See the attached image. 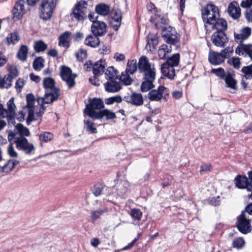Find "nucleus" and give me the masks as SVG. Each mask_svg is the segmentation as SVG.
I'll list each match as a JSON object with an SVG mask.
<instances>
[{"mask_svg":"<svg viewBox=\"0 0 252 252\" xmlns=\"http://www.w3.org/2000/svg\"><path fill=\"white\" fill-rule=\"evenodd\" d=\"M202 16L206 24L205 28L207 32H211L216 27L217 24L222 18H219V9L212 4H209L205 6L202 10Z\"/></svg>","mask_w":252,"mask_h":252,"instance_id":"nucleus-1","label":"nucleus"},{"mask_svg":"<svg viewBox=\"0 0 252 252\" xmlns=\"http://www.w3.org/2000/svg\"><path fill=\"white\" fill-rule=\"evenodd\" d=\"M227 22L225 20H220L213 30L216 32L212 36L213 43L218 47H224L228 42V39L224 32L227 29Z\"/></svg>","mask_w":252,"mask_h":252,"instance_id":"nucleus-2","label":"nucleus"},{"mask_svg":"<svg viewBox=\"0 0 252 252\" xmlns=\"http://www.w3.org/2000/svg\"><path fill=\"white\" fill-rule=\"evenodd\" d=\"M104 107L103 100L100 98H94L90 99L89 103L86 105L84 114L93 119H95L100 109Z\"/></svg>","mask_w":252,"mask_h":252,"instance_id":"nucleus-3","label":"nucleus"},{"mask_svg":"<svg viewBox=\"0 0 252 252\" xmlns=\"http://www.w3.org/2000/svg\"><path fill=\"white\" fill-rule=\"evenodd\" d=\"M55 7L54 0H42L38 8L39 17L44 20L50 19Z\"/></svg>","mask_w":252,"mask_h":252,"instance_id":"nucleus-4","label":"nucleus"},{"mask_svg":"<svg viewBox=\"0 0 252 252\" xmlns=\"http://www.w3.org/2000/svg\"><path fill=\"white\" fill-rule=\"evenodd\" d=\"M7 108H4L0 103V118H6L8 121L12 120L16 116V106L14 103V98L11 97L6 103Z\"/></svg>","mask_w":252,"mask_h":252,"instance_id":"nucleus-5","label":"nucleus"},{"mask_svg":"<svg viewBox=\"0 0 252 252\" xmlns=\"http://www.w3.org/2000/svg\"><path fill=\"white\" fill-rule=\"evenodd\" d=\"M59 93V90H54V92L47 91L43 96L37 95L38 103L43 108L44 104L51 103L57 100L60 95Z\"/></svg>","mask_w":252,"mask_h":252,"instance_id":"nucleus-6","label":"nucleus"},{"mask_svg":"<svg viewBox=\"0 0 252 252\" xmlns=\"http://www.w3.org/2000/svg\"><path fill=\"white\" fill-rule=\"evenodd\" d=\"M138 66L140 71L143 73V75L156 74L154 65L150 63L148 59L146 57L140 58Z\"/></svg>","mask_w":252,"mask_h":252,"instance_id":"nucleus-7","label":"nucleus"},{"mask_svg":"<svg viewBox=\"0 0 252 252\" xmlns=\"http://www.w3.org/2000/svg\"><path fill=\"white\" fill-rule=\"evenodd\" d=\"M60 75L62 79L66 82L69 88L74 86L75 84L74 79L76 77V75L73 74L71 70L69 67L62 66L61 67Z\"/></svg>","mask_w":252,"mask_h":252,"instance_id":"nucleus-8","label":"nucleus"},{"mask_svg":"<svg viewBox=\"0 0 252 252\" xmlns=\"http://www.w3.org/2000/svg\"><path fill=\"white\" fill-rule=\"evenodd\" d=\"M164 41L170 44H174L178 42L177 32L174 28L168 27L164 28L162 32Z\"/></svg>","mask_w":252,"mask_h":252,"instance_id":"nucleus-9","label":"nucleus"},{"mask_svg":"<svg viewBox=\"0 0 252 252\" xmlns=\"http://www.w3.org/2000/svg\"><path fill=\"white\" fill-rule=\"evenodd\" d=\"M237 227L244 234H246L251 230L250 220L247 218L244 212H242L239 217Z\"/></svg>","mask_w":252,"mask_h":252,"instance_id":"nucleus-10","label":"nucleus"},{"mask_svg":"<svg viewBox=\"0 0 252 252\" xmlns=\"http://www.w3.org/2000/svg\"><path fill=\"white\" fill-rule=\"evenodd\" d=\"M168 94V90L163 86H160L158 90H154L148 94V98L152 101H159L166 95Z\"/></svg>","mask_w":252,"mask_h":252,"instance_id":"nucleus-11","label":"nucleus"},{"mask_svg":"<svg viewBox=\"0 0 252 252\" xmlns=\"http://www.w3.org/2000/svg\"><path fill=\"white\" fill-rule=\"evenodd\" d=\"M15 142L17 148L23 150L27 154H31L34 150L33 145L29 143L28 140L23 136L17 138Z\"/></svg>","mask_w":252,"mask_h":252,"instance_id":"nucleus-12","label":"nucleus"},{"mask_svg":"<svg viewBox=\"0 0 252 252\" xmlns=\"http://www.w3.org/2000/svg\"><path fill=\"white\" fill-rule=\"evenodd\" d=\"M106 27L104 22L98 20L92 23L91 31L95 36H102L106 32Z\"/></svg>","mask_w":252,"mask_h":252,"instance_id":"nucleus-13","label":"nucleus"},{"mask_svg":"<svg viewBox=\"0 0 252 252\" xmlns=\"http://www.w3.org/2000/svg\"><path fill=\"white\" fill-rule=\"evenodd\" d=\"M252 33V29L249 27H245L242 28L239 33H234L235 41L238 43H242L247 39Z\"/></svg>","mask_w":252,"mask_h":252,"instance_id":"nucleus-14","label":"nucleus"},{"mask_svg":"<svg viewBox=\"0 0 252 252\" xmlns=\"http://www.w3.org/2000/svg\"><path fill=\"white\" fill-rule=\"evenodd\" d=\"M236 185L238 188L246 189L249 191L252 192V181H249L245 176H237L236 179Z\"/></svg>","mask_w":252,"mask_h":252,"instance_id":"nucleus-15","label":"nucleus"},{"mask_svg":"<svg viewBox=\"0 0 252 252\" xmlns=\"http://www.w3.org/2000/svg\"><path fill=\"white\" fill-rule=\"evenodd\" d=\"M235 53L239 56H247L252 60V43L240 44L236 48Z\"/></svg>","mask_w":252,"mask_h":252,"instance_id":"nucleus-16","label":"nucleus"},{"mask_svg":"<svg viewBox=\"0 0 252 252\" xmlns=\"http://www.w3.org/2000/svg\"><path fill=\"white\" fill-rule=\"evenodd\" d=\"M155 76L156 74L143 75V81L141 85V90L142 92H146L154 88L153 82Z\"/></svg>","mask_w":252,"mask_h":252,"instance_id":"nucleus-17","label":"nucleus"},{"mask_svg":"<svg viewBox=\"0 0 252 252\" xmlns=\"http://www.w3.org/2000/svg\"><path fill=\"white\" fill-rule=\"evenodd\" d=\"M25 3L24 0H19L16 3L12 10V14L14 18L19 19L25 14L26 12Z\"/></svg>","mask_w":252,"mask_h":252,"instance_id":"nucleus-18","label":"nucleus"},{"mask_svg":"<svg viewBox=\"0 0 252 252\" xmlns=\"http://www.w3.org/2000/svg\"><path fill=\"white\" fill-rule=\"evenodd\" d=\"M124 100L135 106H140L143 103V98L140 94L132 93L129 95L125 96Z\"/></svg>","mask_w":252,"mask_h":252,"instance_id":"nucleus-19","label":"nucleus"},{"mask_svg":"<svg viewBox=\"0 0 252 252\" xmlns=\"http://www.w3.org/2000/svg\"><path fill=\"white\" fill-rule=\"evenodd\" d=\"M227 11L230 16L234 19H237L241 16L239 5L238 3L235 1H233L229 4Z\"/></svg>","mask_w":252,"mask_h":252,"instance_id":"nucleus-20","label":"nucleus"},{"mask_svg":"<svg viewBox=\"0 0 252 252\" xmlns=\"http://www.w3.org/2000/svg\"><path fill=\"white\" fill-rule=\"evenodd\" d=\"M19 163V161L16 159H9L4 163L0 162V174L9 173Z\"/></svg>","mask_w":252,"mask_h":252,"instance_id":"nucleus-21","label":"nucleus"},{"mask_svg":"<svg viewBox=\"0 0 252 252\" xmlns=\"http://www.w3.org/2000/svg\"><path fill=\"white\" fill-rule=\"evenodd\" d=\"M208 59L210 63L214 65H219L224 61L220 53H217L213 51L209 52Z\"/></svg>","mask_w":252,"mask_h":252,"instance_id":"nucleus-22","label":"nucleus"},{"mask_svg":"<svg viewBox=\"0 0 252 252\" xmlns=\"http://www.w3.org/2000/svg\"><path fill=\"white\" fill-rule=\"evenodd\" d=\"M106 66V63L105 61L100 60L93 65V73L95 77L99 76L102 75Z\"/></svg>","mask_w":252,"mask_h":252,"instance_id":"nucleus-23","label":"nucleus"},{"mask_svg":"<svg viewBox=\"0 0 252 252\" xmlns=\"http://www.w3.org/2000/svg\"><path fill=\"white\" fill-rule=\"evenodd\" d=\"M96 117L95 119L97 120L102 119L105 118L106 120H113L116 118V115L114 112L107 109L99 111V113L96 115Z\"/></svg>","mask_w":252,"mask_h":252,"instance_id":"nucleus-24","label":"nucleus"},{"mask_svg":"<svg viewBox=\"0 0 252 252\" xmlns=\"http://www.w3.org/2000/svg\"><path fill=\"white\" fill-rule=\"evenodd\" d=\"M162 73L168 77L172 79L175 75V71L174 67L169 65L167 63H163L161 67Z\"/></svg>","mask_w":252,"mask_h":252,"instance_id":"nucleus-25","label":"nucleus"},{"mask_svg":"<svg viewBox=\"0 0 252 252\" xmlns=\"http://www.w3.org/2000/svg\"><path fill=\"white\" fill-rule=\"evenodd\" d=\"M105 90L110 93H114L119 91L121 89L119 83L113 80H110L104 84Z\"/></svg>","mask_w":252,"mask_h":252,"instance_id":"nucleus-26","label":"nucleus"},{"mask_svg":"<svg viewBox=\"0 0 252 252\" xmlns=\"http://www.w3.org/2000/svg\"><path fill=\"white\" fill-rule=\"evenodd\" d=\"M70 36L71 33L68 32H65L62 34L59 38V45L63 47L68 48L69 46Z\"/></svg>","mask_w":252,"mask_h":252,"instance_id":"nucleus-27","label":"nucleus"},{"mask_svg":"<svg viewBox=\"0 0 252 252\" xmlns=\"http://www.w3.org/2000/svg\"><path fill=\"white\" fill-rule=\"evenodd\" d=\"M54 80L50 77H46L43 80V87L48 91L54 92V90H59L55 86Z\"/></svg>","mask_w":252,"mask_h":252,"instance_id":"nucleus-28","label":"nucleus"},{"mask_svg":"<svg viewBox=\"0 0 252 252\" xmlns=\"http://www.w3.org/2000/svg\"><path fill=\"white\" fill-rule=\"evenodd\" d=\"M97 36L88 35L85 40V44L92 47H96L99 44V39Z\"/></svg>","mask_w":252,"mask_h":252,"instance_id":"nucleus-29","label":"nucleus"},{"mask_svg":"<svg viewBox=\"0 0 252 252\" xmlns=\"http://www.w3.org/2000/svg\"><path fill=\"white\" fill-rule=\"evenodd\" d=\"M12 77L10 74H6L3 77H0V88L8 89L12 85Z\"/></svg>","mask_w":252,"mask_h":252,"instance_id":"nucleus-30","label":"nucleus"},{"mask_svg":"<svg viewBox=\"0 0 252 252\" xmlns=\"http://www.w3.org/2000/svg\"><path fill=\"white\" fill-rule=\"evenodd\" d=\"M95 10L98 14L105 16L109 13L110 8L108 5L104 3H100L96 5Z\"/></svg>","mask_w":252,"mask_h":252,"instance_id":"nucleus-31","label":"nucleus"},{"mask_svg":"<svg viewBox=\"0 0 252 252\" xmlns=\"http://www.w3.org/2000/svg\"><path fill=\"white\" fill-rule=\"evenodd\" d=\"M224 79L227 87L233 90L237 89V82L232 75L230 74H226Z\"/></svg>","mask_w":252,"mask_h":252,"instance_id":"nucleus-32","label":"nucleus"},{"mask_svg":"<svg viewBox=\"0 0 252 252\" xmlns=\"http://www.w3.org/2000/svg\"><path fill=\"white\" fill-rule=\"evenodd\" d=\"M171 51V46L163 44L160 46L158 50V57L161 59L165 58L166 55Z\"/></svg>","mask_w":252,"mask_h":252,"instance_id":"nucleus-33","label":"nucleus"},{"mask_svg":"<svg viewBox=\"0 0 252 252\" xmlns=\"http://www.w3.org/2000/svg\"><path fill=\"white\" fill-rule=\"evenodd\" d=\"M84 128L86 129L87 131L91 133H97L95 124L92 121L85 119L84 121Z\"/></svg>","mask_w":252,"mask_h":252,"instance_id":"nucleus-34","label":"nucleus"},{"mask_svg":"<svg viewBox=\"0 0 252 252\" xmlns=\"http://www.w3.org/2000/svg\"><path fill=\"white\" fill-rule=\"evenodd\" d=\"M107 211L108 209L106 208L94 210L91 213L90 218L91 220H95L99 219L103 214L107 212Z\"/></svg>","mask_w":252,"mask_h":252,"instance_id":"nucleus-35","label":"nucleus"},{"mask_svg":"<svg viewBox=\"0 0 252 252\" xmlns=\"http://www.w3.org/2000/svg\"><path fill=\"white\" fill-rule=\"evenodd\" d=\"M180 62V55L178 53L173 55L171 57L169 58L166 62L164 63H167L170 66L173 67L177 66L178 65Z\"/></svg>","mask_w":252,"mask_h":252,"instance_id":"nucleus-36","label":"nucleus"},{"mask_svg":"<svg viewBox=\"0 0 252 252\" xmlns=\"http://www.w3.org/2000/svg\"><path fill=\"white\" fill-rule=\"evenodd\" d=\"M19 35L16 32L9 34L6 37L7 42L9 45L16 44L19 41Z\"/></svg>","mask_w":252,"mask_h":252,"instance_id":"nucleus-37","label":"nucleus"},{"mask_svg":"<svg viewBox=\"0 0 252 252\" xmlns=\"http://www.w3.org/2000/svg\"><path fill=\"white\" fill-rule=\"evenodd\" d=\"M130 74L126 71L123 72L120 76V80L125 85H130L132 82V79L130 77Z\"/></svg>","mask_w":252,"mask_h":252,"instance_id":"nucleus-38","label":"nucleus"},{"mask_svg":"<svg viewBox=\"0 0 252 252\" xmlns=\"http://www.w3.org/2000/svg\"><path fill=\"white\" fill-rule=\"evenodd\" d=\"M105 74L107 79L113 80L117 76L118 71L114 67L109 66L107 68Z\"/></svg>","mask_w":252,"mask_h":252,"instance_id":"nucleus-39","label":"nucleus"},{"mask_svg":"<svg viewBox=\"0 0 252 252\" xmlns=\"http://www.w3.org/2000/svg\"><path fill=\"white\" fill-rule=\"evenodd\" d=\"M47 48V45L42 40L34 42V49L36 52H43Z\"/></svg>","mask_w":252,"mask_h":252,"instance_id":"nucleus-40","label":"nucleus"},{"mask_svg":"<svg viewBox=\"0 0 252 252\" xmlns=\"http://www.w3.org/2000/svg\"><path fill=\"white\" fill-rule=\"evenodd\" d=\"M137 67L136 61L132 60L127 63L125 71L130 74H132L137 70Z\"/></svg>","mask_w":252,"mask_h":252,"instance_id":"nucleus-41","label":"nucleus"},{"mask_svg":"<svg viewBox=\"0 0 252 252\" xmlns=\"http://www.w3.org/2000/svg\"><path fill=\"white\" fill-rule=\"evenodd\" d=\"M242 71L244 74V79L247 80L252 78V64L243 67L242 68Z\"/></svg>","mask_w":252,"mask_h":252,"instance_id":"nucleus-42","label":"nucleus"},{"mask_svg":"<svg viewBox=\"0 0 252 252\" xmlns=\"http://www.w3.org/2000/svg\"><path fill=\"white\" fill-rule=\"evenodd\" d=\"M28 49L26 46L22 45L18 52V57L22 61H25L27 59Z\"/></svg>","mask_w":252,"mask_h":252,"instance_id":"nucleus-43","label":"nucleus"},{"mask_svg":"<svg viewBox=\"0 0 252 252\" xmlns=\"http://www.w3.org/2000/svg\"><path fill=\"white\" fill-rule=\"evenodd\" d=\"M72 18H75L77 20H82L84 19L85 15L82 9L75 8L72 12Z\"/></svg>","mask_w":252,"mask_h":252,"instance_id":"nucleus-44","label":"nucleus"},{"mask_svg":"<svg viewBox=\"0 0 252 252\" xmlns=\"http://www.w3.org/2000/svg\"><path fill=\"white\" fill-rule=\"evenodd\" d=\"M16 129L17 132L22 136H29L30 134L29 130L26 127H24L21 124H18L16 126Z\"/></svg>","mask_w":252,"mask_h":252,"instance_id":"nucleus-45","label":"nucleus"},{"mask_svg":"<svg viewBox=\"0 0 252 252\" xmlns=\"http://www.w3.org/2000/svg\"><path fill=\"white\" fill-rule=\"evenodd\" d=\"M75 56L80 62H83L87 58V53L86 50L80 49L75 53Z\"/></svg>","mask_w":252,"mask_h":252,"instance_id":"nucleus-46","label":"nucleus"},{"mask_svg":"<svg viewBox=\"0 0 252 252\" xmlns=\"http://www.w3.org/2000/svg\"><path fill=\"white\" fill-rule=\"evenodd\" d=\"M44 66V60L41 58H36L33 63V67L36 70H40Z\"/></svg>","mask_w":252,"mask_h":252,"instance_id":"nucleus-47","label":"nucleus"},{"mask_svg":"<svg viewBox=\"0 0 252 252\" xmlns=\"http://www.w3.org/2000/svg\"><path fill=\"white\" fill-rule=\"evenodd\" d=\"M27 105L24 108L28 109L33 108L34 104V97L33 94H29L26 96Z\"/></svg>","mask_w":252,"mask_h":252,"instance_id":"nucleus-48","label":"nucleus"},{"mask_svg":"<svg viewBox=\"0 0 252 252\" xmlns=\"http://www.w3.org/2000/svg\"><path fill=\"white\" fill-rule=\"evenodd\" d=\"M130 215L133 220H139L142 217V213L139 209H133L130 212Z\"/></svg>","mask_w":252,"mask_h":252,"instance_id":"nucleus-49","label":"nucleus"},{"mask_svg":"<svg viewBox=\"0 0 252 252\" xmlns=\"http://www.w3.org/2000/svg\"><path fill=\"white\" fill-rule=\"evenodd\" d=\"M122 101V98L120 95H116L107 98L105 99V103L107 105H111L115 102L120 103Z\"/></svg>","mask_w":252,"mask_h":252,"instance_id":"nucleus-50","label":"nucleus"},{"mask_svg":"<svg viewBox=\"0 0 252 252\" xmlns=\"http://www.w3.org/2000/svg\"><path fill=\"white\" fill-rule=\"evenodd\" d=\"M53 138V135L51 133L48 132H44L40 134L39 135V139L40 141L45 142H47L50 141Z\"/></svg>","mask_w":252,"mask_h":252,"instance_id":"nucleus-51","label":"nucleus"},{"mask_svg":"<svg viewBox=\"0 0 252 252\" xmlns=\"http://www.w3.org/2000/svg\"><path fill=\"white\" fill-rule=\"evenodd\" d=\"M228 63L233 66L236 68H239L240 67V59L238 57H232L228 60Z\"/></svg>","mask_w":252,"mask_h":252,"instance_id":"nucleus-52","label":"nucleus"},{"mask_svg":"<svg viewBox=\"0 0 252 252\" xmlns=\"http://www.w3.org/2000/svg\"><path fill=\"white\" fill-rule=\"evenodd\" d=\"M245 241L242 238H238L235 239L232 243L233 247L236 249H240L244 247Z\"/></svg>","mask_w":252,"mask_h":252,"instance_id":"nucleus-53","label":"nucleus"},{"mask_svg":"<svg viewBox=\"0 0 252 252\" xmlns=\"http://www.w3.org/2000/svg\"><path fill=\"white\" fill-rule=\"evenodd\" d=\"M211 72L220 78H224L226 75L224 69L221 67L213 68L211 70Z\"/></svg>","mask_w":252,"mask_h":252,"instance_id":"nucleus-54","label":"nucleus"},{"mask_svg":"<svg viewBox=\"0 0 252 252\" xmlns=\"http://www.w3.org/2000/svg\"><path fill=\"white\" fill-rule=\"evenodd\" d=\"M26 80L23 78H19L16 82L15 88L18 92H20L25 85Z\"/></svg>","mask_w":252,"mask_h":252,"instance_id":"nucleus-55","label":"nucleus"},{"mask_svg":"<svg viewBox=\"0 0 252 252\" xmlns=\"http://www.w3.org/2000/svg\"><path fill=\"white\" fill-rule=\"evenodd\" d=\"M233 49L231 47H228L222 50L220 53L222 56L223 59L224 60L226 58L229 57L233 53Z\"/></svg>","mask_w":252,"mask_h":252,"instance_id":"nucleus-56","label":"nucleus"},{"mask_svg":"<svg viewBox=\"0 0 252 252\" xmlns=\"http://www.w3.org/2000/svg\"><path fill=\"white\" fill-rule=\"evenodd\" d=\"M7 153L12 158L18 157V153L16 152L13 146L11 144H9L7 147Z\"/></svg>","mask_w":252,"mask_h":252,"instance_id":"nucleus-57","label":"nucleus"},{"mask_svg":"<svg viewBox=\"0 0 252 252\" xmlns=\"http://www.w3.org/2000/svg\"><path fill=\"white\" fill-rule=\"evenodd\" d=\"M156 19L157 21L155 25L157 27L160 26V24L165 25L168 22V20L166 18L160 16H156Z\"/></svg>","mask_w":252,"mask_h":252,"instance_id":"nucleus-58","label":"nucleus"},{"mask_svg":"<svg viewBox=\"0 0 252 252\" xmlns=\"http://www.w3.org/2000/svg\"><path fill=\"white\" fill-rule=\"evenodd\" d=\"M27 113L28 117L27 122L28 124H29L31 122H32L35 119L34 117V109H28V110H27Z\"/></svg>","mask_w":252,"mask_h":252,"instance_id":"nucleus-59","label":"nucleus"},{"mask_svg":"<svg viewBox=\"0 0 252 252\" xmlns=\"http://www.w3.org/2000/svg\"><path fill=\"white\" fill-rule=\"evenodd\" d=\"M113 19L114 21L117 23L116 26H120L122 20V14L121 12L119 11H115Z\"/></svg>","mask_w":252,"mask_h":252,"instance_id":"nucleus-60","label":"nucleus"},{"mask_svg":"<svg viewBox=\"0 0 252 252\" xmlns=\"http://www.w3.org/2000/svg\"><path fill=\"white\" fill-rule=\"evenodd\" d=\"M27 108H24L23 110L20 112L17 115V119L19 121H23L25 119V117L27 114Z\"/></svg>","mask_w":252,"mask_h":252,"instance_id":"nucleus-61","label":"nucleus"},{"mask_svg":"<svg viewBox=\"0 0 252 252\" xmlns=\"http://www.w3.org/2000/svg\"><path fill=\"white\" fill-rule=\"evenodd\" d=\"M8 71L9 72V73L8 74L11 75V76L12 77V79L14 77H16L18 75V70L16 67L14 66H10L8 68Z\"/></svg>","mask_w":252,"mask_h":252,"instance_id":"nucleus-62","label":"nucleus"},{"mask_svg":"<svg viewBox=\"0 0 252 252\" xmlns=\"http://www.w3.org/2000/svg\"><path fill=\"white\" fill-rule=\"evenodd\" d=\"M172 96L175 99H179L183 96L182 90H175L172 92Z\"/></svg>","mask_w":252,"mask_h":252,"instance_id":"nucleus-63","label":"nucleus"},{"mask_svg":"<svg viewBox=\"0 0 252 252\" xmlns=\"http://www.w3.org/2000/svg\"><path fill=\"white\" fill-rule=\"evenodd\" d=\"M252 5V0H243L241 3V6L244 8L249 7Z\"/></svg>","mask_w":252,"mask_h":252,"instance_id":"nucleus-64","label":"nucleus"}]
</instances>
